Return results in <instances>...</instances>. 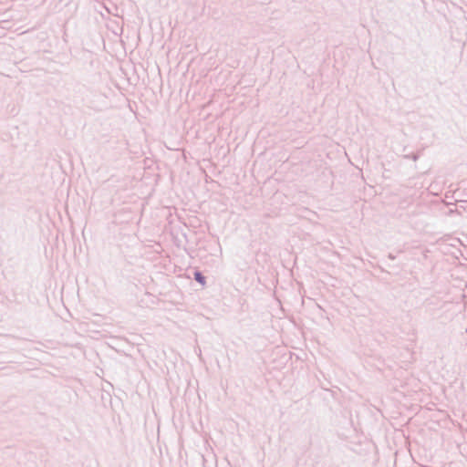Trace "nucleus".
<instances>
[{
    "label": "nucleus",
    "instance_id": "f257e3e1",
    "mask_svg": "<svg viewBox=\"0 0 467 467\" xmlns=\"http://www.w3.org/2000/svg\"><path fill=\"white\" fill-rule=\"evenodd\" d=\"M195 279L202 285L204 284V277L201 275V273H195Z\"/></svg>",
    "mask_w": 467,
    "mask_h": 467
}]
</instances>
